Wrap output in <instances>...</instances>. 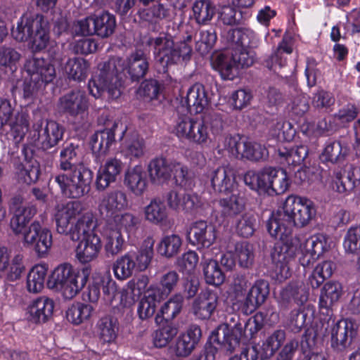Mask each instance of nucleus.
Wrapping results in <instances>:
<instances>
[{
	"label": "nucleus",
	"instance_id": "4c0bfd02",
	"mask_svg": "<svg viewBox=\"0 0 360 360\" xmlns=\"http://www.w3.org/2000/svg\"><path fill=\"white\" fill-rule=\"evenodd\" d=\"M343 288L338 281H328L321 289L319 297V307L328 310L341 297Z\"/></svg>",
	"mask_w": 360,
	"mask_h": 360
},
{
	"label": "nucleus",
	"instance_id": "a19ab883",
	"mask_svg": "<svg viewBox=\"0 0 360 360\" xmlns=\"http://www.w3.org/2000/svg\"><path fill=\"white\" fill-rule=\"evenodd\" d=\"M41 15L34 17H22L18 22L17 27L12 30V35L18 41H24L30 39L34 30L37 28L39 18Z\"/></svg>",
	"mask_w": 360,
	"mask_h": 360
},
{
	"label": "nucleus",
	"instance_id": "6e6552de",
	"mask_svg": "<svg viewBox=\"0 0 360 360\" xmlns=\"http://www.w3.org/2000/svg\"><path fill=\"white\" fill-rule=\"evenodd\" d=\"M224 148L236 158H246L258 161L268 155L266 148L257 143H252L244 138L236 136H226L224 141Z\"/></svg>",
	"mask_w": 360,
	"mask_h": 360
},
{
	"label": "nucleus",
	"instance_id": "5fc2aeb1",
	"mask_svg": "<svg viewBox=\"0 0 360 360\" xmlns=\"http://www.w3.org/2000/svg\"><path fill=\"white\" fill-rule=\"evenodd\" d=\"M335 265L331 261H324L317 264L309 277V282L313 288H319L326 278H330Z\"/></svg>",
	"mask_w": 360,
	"mask_h": 360
},
{
	"label": "nucleus",
	"instance_id": "6e6d98bb",
	"mask_svg": "<svg viewBox=\"0 0 360 360\" xmlns=\"http://www.w3.org/2000/svg\"><path fill=\"white\" fill-rule=\"evenodd\" d=\"M47 269L44 265H36L27 275V288L33 293L39 292L44 285Z\"/></svg>",
	"mask_w": 360,
	"mask_h": 360
},
{
	"label": "nucleus",
	"instance_id": "f8f14e48",
	"mask_svg": "<svg viewBox=\"0 0 360 360\" xmlns=\"http://www.w3.org/2000/svg\"><path fill=\"white\" fill-rule=\"evenodd\" d=\"M35 132H37V145L46 150L56 146L63 137L65 128L53 120L47 121L43 127L42 122L33 125Z\"/></svg>",
	"mask_w": 360,
	"mask_h": 360
},
{
	"label": "nucleus",
	"instance_id": "09e8293b",
	"mask_svg": "<svg viewBox=\"0 0 360 360\" xmlns=\"http://www.w3.org/2000/svg\"><path fill=\"white\" fill-rule=\"evenodd\" d=\"M193 16L198 25H206L214 13L215 7L211 0H197L193 6Z\"/></svg>",
	"mask_w": 360,
	"mask_h": 360
},
{
	"label": "nucleus",
	"instance_id": "de8ad7c7",
	"mask_svg": "<svg viewBox=\"0 0 360 360\" xmlns=\"http://www.w3.org/2000/svg\"><path fill=\"white\" fill-rule=\"evenodd\" d=\"M202 266L205 279L207 283L213 285H220L225 280V276L219 268L218 262L212 259H205L203 257Z\"/></svg>",
	"mask_w": 360,
	"mask_h": 360
},
{
	"label": "nucleus",
	"instance_id": "ddd939ff",
	"mask_svg": "<svg viewBox=\"0 0 360 360\" xmlns=\"http://www.w3.org/2000/svg\"><path fill=\"white\" fill-rule=\"evenodd\" d=\"M243 335V326L241 322L234 325L225 323L217 328L216 333L212 335V339L221 344L227 351L232 352L239 346Z\"/></svg>",
	"mask_w": 360,
	"mask_h": 360
},
{
	"label": "nucleus",
	"instance_id": "4468645a",
	"mask_svg": "<svg viewBox=\"0 0 360 360\" xmlns=\"http://www.w3.org/2000/svg\"><path fill=\"white\" fill-rule=\"evenodd\" d=\"M327 238L323 234L314 235L300 245L302 256L299 261L304 267L309 266L328 250Z\"/></svg>",
	"mask_w": 360,
	"mask_h": 360
},
{
	"label": "nucleus",
	"instance_id": "4be33fe9",
	"mask_svg": "<svg viewBox=\"0 0 360 360\" xmlns=\"http://www.w3.org/2000/svg\"><path fill=\"white\" fill-rule=\"evenodd\" d=\"M128 207L126 193L120 190L113 191L105 195L99 205L98 210L102 216L112 219Z\"/></svg>",
	"mask_w": 360,
	"mask_h": 360
},
{
	"label": "nucleus",
	"instance_id": "423d86ee",
	"mask_svg": "<svg viewBox=\"0 0 360 360\" xmlns=\"http://www.w3.org/2000/svg\"><path fill=\"white\" fill-rule=\"evenodd\" d=\"M147 44L153 47V54L158 63L163 68L176 64L180 61H188L192 54L191 46L185 44H175L171 35L160 34L150 38Z\"/></svg>",
	"mask_w": 360,
	"mask_h": 360
},
{
	"label": "nucleus",
	"instance_id": "680f3d73",
	"mask_svg": "<svg viewBox=\"0 0 360 360\" xmlns=\"http://www.w3.org/2000/svg\"><path fill=\"white\" fill-rule=\"evenodd\" d=\"M255 37V32L245 27L230 30L227 34V39L236 45V47H247L251 45Z\"/></svg>",
	"mask_w": 360,
	"mask_h": 360
},
{
	"label": "nucleus",
	"instance_id": "f3484780",
	"mask_svg": "<svg viewBox=\"0 0 360 360\" xmlns=\"http://www.w3.org/2000/svg\"><path fill=\"white\" fill-rule=\"evenodd\" d=\"M187 237L192 245L208 248L217 238L216 228L205 221H198L191 225Z\"/></svg>",
	"mask_w": 360,
	"mask_h": 360
},
{
	"label": "nucleus",
	"instance_id": "9b49d317",
	"mask_svg": "<svg viewBox=\"0 0 360 360\" xmlns=\"http://www.w3.org/2000/svg\"><path fill=\"white\" fill-rule=\"evenodd\" d=\"M357 334V328L351 319L333 322L330 329L331 347L338 352H344L352 344Z\"/></svg>",
	"mask_w": 360,
	"mask_h": 360
},
{
	"label": "nucleus",
	"instance_id": "58836bf2",
	"mask_svg": "<svg viewBox=\"0 0 360 360\" xmlns=\"http://www.w3.org/2000/svg\"><path fill=\"white\" fill-rule=\"evenodd\" d=\"M212 66L224 79L232 80L238 75V68L230 54H217L212 61Z\"/></svg>",
	"mask_w": 360,
	"mask_h": 360
},
{
	"label": "nucleus",
	"instance_id": "2eb2a0df",
	"mask_svg": "<svg viewBox=\"0 0 360 360\" xmlns=\"http://www.w3.org/2000/svg\"><path fill=\"white\" fill-rule=\"evenodd\" d=\"M169 207L177 212L194 214L201 207L202 202L200 198L195 193L180 194L176 191H170L166 195Z\"/></svg>",
	"mask_w": 360,
	"mask_h": 360
},
{
	"label": "nucleus",
	"instance_id": "a211bd4d",
	"mask_svg": "<svg viewBox=\"0 0 360 360\" xmlns=\"http://www.w3.org/2000/svg\"><path fill=\"white\" fill-rule=\"evenodd\" d=\"M25 70L29 75L33 76V79H37L44 86L52 82L56 76L54 65L48 60L43 58H31L27 59Z\"/></svg>",
	"mask_w": 360,
	"mask_h": 360
},
{
	"label": "nucleus",
	"instance_id": "39448f33",
	"mask_svg": "<svg viewBox=\"0 0 360 360\" xmlns=\"http://www.w3.org/2000/svg\"><path fill=\"white\" fill-rule=\"evenodd\" d=\"M154 240L148 238L138 252H129L116 259L112 266L115 276L121 281L131 277L135 270H146L153 256Z\"/></svg>",
	"mask_w": 360,
	"mask_h": 360
},
{
	"label": "nucleus",
	"instance_id": "20e7f679",
	"mask_svg": "<svg viewBox=\"0 0 360 360\" xmlns=\"http://www.w3.org/2000/svg\"><path fill=\"white\" fill-rule=\"evenodd\" d=\"M124 69V61L118 57L111 58L100 64L98 75L89 81V94L98 98L106 91L110 98H118L121 95L122 86L120 74Z\"/></svg>",
	"mask_w": 360,
	"mask_h": 360
},
{
	"label": "nucleus",
	"instance_id": "f03ea898",
	"mask_svg": "<svg viewBox=\"0 0 360 360\" xmlns=\"http://www.w3.org/2000/svg\"><path fill=\"white\" fill-rule=\"evenodd\" d=\"M316 213L311 200L291 195L285 199L282 208L271 214L266 222V229L272 237L285 240L291 234L294 226H305Z\"/></svg>",
	"mask_w": 360,
	"mask_h": 360
},
{
	"label": "nucleus",
	"instance_id": "b1692460",
	"mask_svg": "<svg viewBox=\"0 0 360 360\" xmlns=\"http://www.w3.org/2000/svg\"><path fill=\"white\" fill-rule=\"evenodd\" d=\"M54 309L53 300L41 296L34 300L27 308V319L34 323H45L51 316Z\"/></svg>",
	"mask_w": 360,
	"mask_h": 360
},
{
	"label": "nucleus",
	"instance_id": "7ed1b4c3",
	"mask_svg": "<svg viewBox=\"0 0 360 360\" xmlns=\"http://www.w3.org/2000/svg\"><path fill=\"white\" fill-rule=\"evenodd\" d=\"M81 205L78 202H69L58 206L55 214L58 233L69 236L72 240L77 241L81 237L97 235L95 229L97 220L91 212L80 215Z\"/></svg>",
	"mask_w": 360,
	"mask_h": 360
},
{
	"label": "nucleus",
	"instance_id": "338daca9",
	"mask_svg": "<svg viewBox=\"0 0 360 360\" xmlns=\"http://www.w3.org/2000/svg\"><path fill=\"white\" fill-rule=\"evenodd\" d=\"M343 248L347 254L360 253V226H352L348 229L344 238Z\"/></svg>",
	"mask_w": 360,
	"mask_h": 360
},
{
	"label": "nucleus",
	"instance_id": "72a5a7b5",
	"mask_svg": "<svg viewBox=\"0 0 360 360\" xmlns=\"http://www.w3.org/2000/svg\"><path fill=\"white\" fill-rule=\"evenodd\" d=\"M37 214L35 206L18 207L10 221V227L15 235L22 234L27 229V224Z\"/></svg>",
	"mask_w": 360,
	"mask_h": 360
},
{
	"label": "nucleus",
	"instance_id": "e433bc0d",
	"mask_svg": "<svg viewBox=\"0 0 360 360\" xmlns=\"http://www.w3.org/2000/svg\"><path fill=\"white\" fill-rule=\"evenodd\" d=\"M96 332L101 341L112 343L117 338L119 326L115 318L105 316L98 319L96 325Z\"/></svg>",
	"mask_w": 360,
	"mask_h": 360
},
{
	"label": "nucleus",
	"instance_id": "e2e57ef3",
	"mask_svg": "<svg viewBox=\"0 0 360 360\" xmlns=\"http://www.w3.org/2000/svg\"><path fill=\"white\" fill-rule=\"evenodd\" d=\"M92 311L93 307L89 304L76 303L68 308L66 318L72 323L79 325L90 317Z\"/></svg>",
	"mask_w": 360,
	"mask_h": 360
},
{
	"label": "nucleus",
	"instance_id": "f704fd0d",
	"mask_svg": "<svg viewBox=\"0 0 360 360\" xmlns=\"http://www.w3.org/2000/svg\"><path fill=\"white\" fill-rule=\"evenodd\" d=\"M174 162L160 157L152 160L148 167L150 179L154 183H161L168 180L172 173Z\"/></svg>",
	"mask_w": 360,
	"mask_h": 360
},
{
	"label": "nucleus",
	"instance_id": "412c9836",
	"mask_svg": "<svg viewBox=\"0 0 360 360\" xmlns=\"http://www.w3.org/2000/svg\"><path fill=\"white\" fill-rule=\"evenodd\" d=\"M181 103L186 112L195 114L203 112L210 103L205 86L200 83L194 84L188 89Z\"/></svg>",
	"mask_w": 360,
	"mask_h": 360
},
{
	"label": "nucleus",
	"instance_id": "0eeeda50",
	"mask_svg": "<svg viewBox=\"0 0 360 360\" xmlns=\"http://www.w3.org/2000/svg\"><path fill=\"white\" fill-rule=\"evenodd\" d=\"M85 283V278L70 264L57 266L49 277L47 285L50 289L61 292L66 300L75 297Z\"/></svg>",
	"mask_w": 360,
	"mask_h": 360
},
{
	"label": "nucleus",
	"instance_id": "a878e982",
	"mask_svg": "<svg viewBox=\"0 0 360 360\" xmlns=\"http://www.w3.org/2000/svg\"><path fill=\"white\" fill-rule=\"evenodd\" d=\"M150 56L141 49L132 52L127 58V69L133 81H139L143 78L149 70Z\"/></svg>",
	"mask_w": 360,
	"mask_h": 360
},
{
	"label": "nucleus",
	"instance_id": "aec40b11",
	"mask_svg": "<svg viewBox=\"0 0 360 360\" xmlns=\"http://www.w3.org/2000/svg\"><path fill=\"white\" fill-rule=\"evenodd\" d=\"M207 178L214 192L227 194L236 185L235 172L229 165H223L208 172Z\"/></svg>",
	"mask_w": 360,
	"mask_h": 360
},
{
	"label": "nucleus",
	"instance_id": "ea45409f",
	"mask_svg": "<svg viewBox=\"0 0 360 360\" xmlns=\"http://www.w3.org/2000/svg\"><path fill=\"white\" fill-rule=\"evenodd\" d=\"M37 28L34 30L31 37V49L33 51H40L44 49L50 39L49 37V25L46 18L42 15L39 18Z\"/></svg>",
	"mask_w": 360,
	"mask_h": 360
},
{
	"label": "nucleus",
	"instance_id": "2f4dec72",
	"mask_svg": "<svg viewBox=\"0 0 360 360\" xmlns=\"http://www.w3.org/2000/svg\"><path fill=\"white\" fill-rule=\"evenodd\" d=\"M22 153L25 156V162L15 165L18 178L27 184H34L38 181L40 175L39 164L32 158H28L25 147Z\"/></svg>",
	"mask_w": 360,
	"mask_h": 360
},
{
	"label": "nucleus",
	"instance_id": "dca6fc26",
	"mask_svg": "<svg viewBox=\"0 0 360 360\" xmlns=\"http://www.w3.org/2000/svg\"><path fill=\"white\" fill-rule=\"evenodd\" d=\"M295 248L285 243H277L271 253L277 278L285 280L290 276V262L294 258Z\"/></svg>",
	"mask_w": 360,
	"mask_h": 360
},
{
	"label": "nucleus",
	"instance_id": "79ce46f5",
	"mask_svg": "<svg viewBox=\"0 0 360 360\" xmlns=\"http://www.w3.org/2000/svg\"><path fill=\"white\" fill-rule=\"evenodd\" d=\"M95 34L106 38L115 31L116 20L115 16L108 11L94 15Z\"/></svg>",
	"mask_w": 360,
	"mask_h": 360
},
{
	"label": "nucleus",
	"instance_id": "c85d7f7f",
	"mask_svg": "<svg viewBox=\"0 0 360 360\" xmlns=\"http://www.w3.org/2000/svg\"><path fill=\"white\" fill-rule=\"evenodd\" d=\"M124 185L135 195L141 196L147 188V177L141 165L129 169L124 176Z\"/></svg>",
	"mask_w": 360,
	"mask_h": 360
},
{
	"label": "nucleus",
	"instance_id": "c03bdc74",
	"mask_svg": "<svg viewBox=\"0 0 360 360\" xmlns=\"http://www.w3.org/2000/svg\"><path fill=\"white\" fill-rule=\"evenodd\" d=\"M219 205L223 216L233 217L243 211L245 201L239 194H233L229 197L220 199Z\"/></svg>",
	"mask_w": 360,
	"mask_h": 360
},
{
	"label": "nucleus",
	"instance_id": "774afa93",
	"mask_svg": "<svg viewBox=\"0 0 360 360\" xmlns=\"http://www.w3.org/2000/svg\"><path fill=\"white\" fill-rule=\"evenodd\" d=\"M196 120L197 119L189 117H179L174 127V133L176 136L182 141L190 143Z\"/></svg>",
	"mask_w": 360,
	"mask_h": 360
},
{
	"label": "nucleus",
	"instance_id": "603ef678",
	"mask_svg": "<svg viewBox=\"0 0 360 360\" xmlns=\"http://www.w3.org/2000/svg\"><path fill=\"white\" fill-rule=\"evenodd\" d=\"M182 239L179 235L171 234L164 236L158 246V252L162 256L171 258L176 255L181 248Z\"/></svg>",
	"mask_w": 360,
	"mask_h": 360
},
{
	"label": "nucleus",
	"instance_id": "6ab92c4d",
	"mask_svg": "<svg viewBox=\"0 0 360 360\" xmlns=\"http://www.w3.org/2000/svg\"><path fill=\"white\" fill-rule=\"evenodd\" d=\"M219 299L216 290L205 288L201 290L193 302L194 315L202 320L210 319L219 304Z\"/></svg>",
	"mask_w": 360,
	"mask_h": 360
},
{
	"label": "nucleus",
	"instance_id": "3c124183",
	"mask_svg": "<svg viewBox=\"0 0 360 360\" xmlns=\"http://www.w3.org/2000/svg\"><path fill=\"white\" fill-rule=\"evenodd\" d=\"M140 222L139 217L130 212H125L115 215L112 219H109L106 224H112L113 229H124L129 233L138 229Z\"/></svg>",
	"mask_w": 360,
	"mask_h": 360
},
{
	"label": "nucleus",
	"instance_id": "69168bd1",
	"mask_svg": "<svg viewBox=\"0 0 360 360\" xmlns=\"http://www.w3.org/2000/svg\"><path fill=\"white\" fill-rule=\"evenodd\" d=\"M184 297L181 294H175L161 307L160 312L166 321L173 320L182 309Z\"/></svg>",
	"mask_w": 360,
	"mask_h": 360
},
{
	"label": "nucleus",
	"instance_id": "49530a36",
	"mask_svg": "<svg viewBox=\"0 0 360 360\" xmlns=\"http://www.w3.org/2000/svg\"><path fill=\"white\" fill-rule=\"evenodd\" d=\"M233 257L241 268H250L255 260L253 245L246 241L236 243Z\"/></svg>",
	"mask_w": 360,
	"mask_h": 360
},
{
	"label": "nucleus",
	"instance_id": "cd10ccee",
	"mask_svg": "<svg viewBox=\"0 0 360 360\" xmlns=\"http://www.w3.org/2000/svg\"><path fill=\"white\" fill-rule=\"evenodd\" d=\"M103 235L104 250L108 257H114L124 250L125 240L119 229L112 228V224H105Z\"/></svg>",
	"mask_w": 360,
	"mask_h": 360
},
{
	"label": "nucleus",
	"instance_id": "bb28decb",
	"mask_svg": "<svg viewBox=\"0 0 360 360\" xmlns=\"http://www.w3.org/2000/svg\"><path fill=\"white\" fill-rule=\"evenodd\" d=\"M101 249V240L98 235L82 238L76 248V257L83 264L94 260Z\"/></svg>",
	"mask_w": 360,
	"mask_h": 360
},
{
	"label": "nucleus",
	"instance_id": "393cba45",
	"mask_svg": "<svg viewBox=\"0 0 360 360\" xmlns=\"http://www.w3.org/2000/svg\"><path fill=\"white\" fill-rule=\"evenodd\" d=\"M269 294V283L257 280L249 290L243 302L245 313L251 314L262 304Z\"/></svg>",
	"mask_w": 360,
	"mask_h": 360
},
{
	"label": "nucleus",
	"instance_id": "8fccbe9b",
	"mask_svg": "<svg viewBox=\"0 0 360 360\" xmlns=\"http://www.w3.org/2000/svg\"><path fill=\"white\" fill-rule=\"evenodd\" d=\"M138 13L142 20L151 23H158L170 15L169 9L161 3L154 4L146 8H141Z\"/></svg>",
	"mask_w": 360,
	"mask_h": 360
},
{
	"label": "nucleus",
	"instance_id": "5701e85b",
	"mask_svg": "<svg viewBox=\"0 0 360 360\" xmlns=\"http://www.w3.org/2000/svg\"><path fill=\"white\" fill-rule=\"evenodd\" d=\"M124 168L122 162L117 158H110L101 166L97 174L96 188L98 191H104L111 183L116 181Z\"/></svg>",
	"mask_w": 360,
	"mask_h": 360
},
{
	"label": "nucleus",
	"instance_id": "a18cd8bd",
	"mask_svg": "<svg viewBox=\"0 0 360 360\" xmlns=\"http://www.w3.org/2000/svg\"><path fill=\"white\" fill-rule=\"evenodd\" d=\"M292 38L289 35H284L282 41L278 46L276 52L271 56L269 60L266 61V66L270 70H276V67L282 68L286 63V60L283 59L281 54L285 53L290 54L292 52Z\"/></svg>",
	"mask_w": 360,
	"mask_h": 360
},
{
	"label": "nucleus",
	"instance_id": "c756f323",
	"mask_svg": "<svg viewBox=\"0 0 360 360\" xmlns=\"http://www.w3.org/2000/svg\"><path fill=\"white\" fill-rule=\"evenodd\" d=\"M349 153L348 143L344 140H335L326 143L321 158L324 162L341 163Z\"/></svg>",
	"mask_w": 360,
	"mask_h": 360
},
{
	"label": "nucleus",
	"instance_id": "4d7b16f0",
	"mask_svg": "<svg viewBox=\"0 0 360 360\" xmlns=\"http://www.w3.org/2000/svg\"><path fill=\"white\" fill-rule=\"evenodd\" d=\"M278 153L280 157L283 158L288 165H300L308 155V148L304 145H300L288 149L285 147L279 148Z\"/></svg>",
	"mask_w": 360,
	"mask_h": 360
},
{
	"label": "nucleus",
	"instance_id": "0e129e2a",
	"mask_svg": "<svg viewBox=\"0 0 360 360\" xmlns=\"http://www.w3.org/2000/svg\"><path fill=\"white\" fill-rule=\"evenodd\" d=\"M257 218L250 212L242 214L236 222V231L238 235L244 238L252 236L256 230Z\"/></svg>",
	"mask_w": 360,
	"mask_h": 360
},
{
	"label": "nucleus",
	"instance_id": "864d4df0",
	"mask_svg": "<svg viewBox=\"0 0 360 360\" xmlns=\"http://www.w3.org/2000/svg\"><path fill=\"white\" fill-rule=\"evenodd\" d=\"M88 63L82 58L68 59L65 65V71L70 79L82 81L87 75Z\"/></svg>",
	"mask_w": 360,
	"mask_h": 360
},
{
	"label": "nucleus",
	"instance_id": "bf43d9fd",
	"mask_svg": "<svg viewBox=\"0 0 360 360\" xmlns=\"http://www.w3.org/2000/svg\"><path fill=\"white\" fill-rule=\"evenodd\" d=\"M285 340V330L279 329L274 331L262 344L263 355L262 356L265 358L272 356L281 347Z\"/></svg>",
	"mask_w": 360,
	"mask_h": 360
},
{
	"label": "nucleus",
	"instance_id": "c9c22d12",
	"mask_svg": "<svg viewBox=\"0 0 360 360\" xmlns=\"http://www.w3.org/2000/svg\"><path fill=\"white\" fill-rule=\"evenodd\" d=\"M144 216L146 221L153 224H164L168 219V209L162 200L155 198L145 207Z\"/></svg>",
	"mask_w": 360,
	"mask_h": 360
},
{
	"label": "nucleus",
	"instance_id": "1a4fd4ad",
	"mask_svg": "<svg viewBox=\"0 0 360 360\" xmlns=\"http://www.w3.org/2000/svg\"><path fill=\"white\" fill-rule=\"evenodd\" d=\"M14 108L8 99H0V131L8 125L13 131L14 139L20 141L29 129L28 115L24 112L14 115Z\"/></svg>",
	"mask_w": 360,
	"mask_h": 360
},
{
	"label": "nucleus",
	"instance_id": "f257e3e1",
	"mask_svg": "<svg viewBox=\"0 0 360 360\" xmlns=\"http://www.w3.org/2000/svg\"><path fill=\"white\" fill-rule=\"evenodd\" d=\"M78 146L65 143L60 153L59 168L66 172L53 176L51 179L60 188L63 195L69 198H80L89 193L94 174L83 164L73 162L77 158Z\"/></svg>",
	"mask_w": 360,
	"mask_h": 360
},
{
	"label": "nucleus",
	"instance_id": "7c9ffc66",
	"mask_svg": "<svg viewBox=\"0 0 360 360\" xmlns=\"http://www.w3.org/2000/svg\"><path fill=\"white\" fill-rule=\"evenodd\" d=\"M309 292L302 281L290 283L280 293L281 302L283 304L295 302L298 305L303 304L308 300Z\"/></svg>",
	"mask_w": 360,
	"mask_h": 360
},
{
	"label": "nucleus",
	"instance_id": "473e14b6",
	"mask_svg": "<svg viewBox=\"0 0 360 360\" xmlns=\"http://www.w3.org/2000/svg\"><path fill=\"white\" fill-rule=\"evenodd\" d=\"M359 172L358 168L350 165L346 174L336 172L332 184L333 190L341 194H347L352 191L359 181L357 176Z\"/></svg>",
	"mask_w": 360,
	"mask_h": 360
},
{
	"label": "nucleus",
	"instance_id": "13d9d810",
	"mask_svg": "<svg viewBox=\"0 0 360 360\" xmlns=\"http://www.w3.org/2000/svg\"><path fill=\"white\" fill-rule=\"evenodd\" d=\"M144 150L145 141L143 138L138 136L126 139L121 146V153L131 160L143 156Z\"/></svg>",
	"mask_w": 360,
	"mask_h": 360
},
{
	"label": "nucleus",
	"instance_id": "052dcab7",
	"mask_svg": "<svg viewBox=\"0 0 360 360\" xmlns=\"http://www.w3.org/2000/svg\"><path fill=\"white\" fill-rule=\"evenodd\" d=\"M41 220L36 219L33 221L28 226L27 229L24 231L23 243L28 248L32 249L37 238L39 236L44 230L49 229L44 226V220L46 219V214H43L39 216Z\"/></svg>",
	"mask_w": 360,
	"mask_h": 360
},
{
	"label": "nucleus",
	"instance_id": "9d476101",
	"mask_svg": "<svg viewBox=\"0 0 360 360\" xmlns=\"http://www.w3.org/2000/svg\"><path fill=\"white\" fill-rule=\"evenodd\" d=\"M89 98L85 91L75 89L63 95L58 101V108L63 113L77 117L88 111Z\"/></svg>",
	"mask_w": 360,
	"mask_h": 360
},
{
	"label": "nucleus",
	"instance_id": "37998d69",
	"mask_svg": "<svg viewBox=\"0 0 360 360\" xmlns=\"http://www.w3.org/2000/svg\"><path fill=\"white\" fill-rule=\"evenodd\" d=\"M117 124L115 122L111 128H106L95 133L92 137V149L101 154H105L115 142V131Z\"/></svg>",
	"mask_w": 360,
	"mask_h": 360
}]
</instances>
